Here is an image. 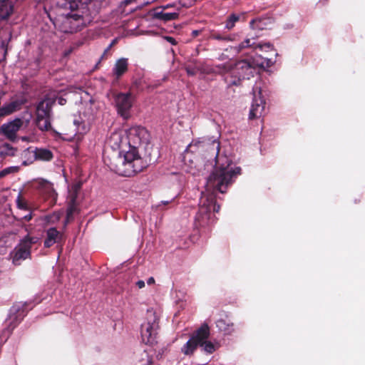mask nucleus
<instances>
[{
	"mask_svg": "<svg viewBox=\"0 0 365 365\" xmlns=\"http://www.w3.org/2000/svg\"><path fill=\"white\" fill-rule=\"evenodd\" d=\"M212 171L202 192L200 200L199 210L195 218L196 227H205L212 225L215 221V212H217L220 206L215 202V192L224 193L229 185L240 174L241 169L233 161H214Z\"/></svg>",
	"mask_w": 365,
	"mask_h": 365,
	"instance_id": "f257e3e1",
	"label": "nucleus"
},
{
	"mask_svg": "<svg viewBox=\"0 0 365 365\" xmlns=\"http://www.w3.org/2000/svg\"><path fill=\"white\" fill-rule=\"evenodd\" d=\"M91 0H61L62 2H58V4L69 9L73 14H68L63 16L58 22V28L63 33H74L81 29L83 24V16L85 14V4Z\"/></svg>",
	"mask_w": 365,
	"mask_h": 365,
	"instance_id": "f03ea898",
	"label": "nucleus"
},
{
	"mask_svg": "<svg viewBox=\"0 0 365 365\" xmlns=\"http://www.w3.org/2000/svg\"><path fill=\"white\" fill-rule=\"evenodd\" d=\"M129 145L133 146H143L144 158H159V152L157 148L150 145V133L143 127L133 126L127 131Z\"/></svg>",
	"mask_w": 365,
	"mask_h": 365,
	"instance_id": "7ed1b4c3",
	"label": "nucleus"
},
{
	"mask_svg": "<svg viewBox=\"0 0 365 365\" xmlns=\"http://www.w3.org/2000/svg\"><path fill=\"white\" fill-rule=\"evenodd\" d=\"M186 152H200L202 157L210 160H217L220 152V142L216 136H205L192 141L187 148Z\"/></svg>",
	"mask_w": 365,
	"mask_h": 365,
	"instance_id": "20e7f679",
	"label": "nucleus"
},
{
	"mask_svg": "<svg viewBox=\"0 0 365 365\" xmlns=\"http://www.w3.org/2000/svg\"><path fill=\"white\" fill-rule=\"evenodd\" d=\"M108 168L119 175L130 177L148 166V161H110Z\"/></svg>",
	"mask_w": 365,
	"mask_h": 365,
	"instance_id": "39448f33",
	"label": "nucleus"
},
{
	"mask_svg": "<svg viewBox=\"0 0 365 365\" xmlns=\"http://www.w3.org/2000/svg\"><path fill=\"white\" fill-rule=\"evenodd\" d=\"M158 329V318L156 313L149 309L147 312L146 321L141 326V338L146 344H153L156 341Z\"/></svg>",
	"mask_w": 365,
	"mask_h": 365,
	"instance_id": "423d86ee",
	"label": "nucleus"
},
{
	"mask_svg": "<svg viewBox=\"0 0 365 365\" xmlns=\"http://www.w3.org/2000/svg\"><path fill=\"white\" fill-rule=\"evenodd\" d=\"M207 336H210V328L207 324H203L180 348L181 353L187 356H192L199 346V342Z\"/></svg>",
	"mask_w": 365,
	"mask_h": 365,
	"instance_id": "0eeeda50",
	"label": "nucleus"
},
{
	"mask_svg": "<svg viewBox=\"0 0 365 365\" xmlns=\"http://www.w3.org/2000/svg\"><path fill=\"white\" fill-rule=\"evenodd\" d=\"M29 122V119L15 118L14 120L3 124L0 127V133L9 140L14 141L17 138V132L22 128H26Z\"/></svg>",
	"mask_w": 365,
	"mask_h": 365,
	"instance_id": "6e6552de",
	"label": "nucleus"
},
{
	"mask_svg": "<svg viewBox=\"0 0 365 365\" xmlns=\"http://www.w3.org/2000/svg\"><path fill=\"white\" fill-rule=\"evenodd\" d=\"M259 67H264L263 63H259L254 59H245L237 61L234 68L236 73H237L243 80H245L253 76L256 69Z\"/></svg>",
	"mask_w": 365,
	"mask_h": 365,
	"instance_id": "1a4fd4ad",
	"label": "nucleus"
},
{
	"mask_svg": "<svg viewBox=\"0 0 365 365\" xmlns=\"http://www.w3.org/2000/svg\"><path fill=\"white\" fill-rule=\"evenodd\" d=\"M38 241L37 237H26L20 244L16 247L13 256V262L18 264L20 260L26 259L30 255V248L32 244Z\"/></svg>",
	"mask_w": 365,
	"mask_h": 365,
	"instance_id": "9d476101",
	"label": "nucleus"
},
{
	"mask_svg": "<svg viewBox=\"0 0 365 365\" xmlns=\"http://www.w3.org/2000/svg\"><path fill=\"white\" fill-rule=\"evenodd\" d=\"M81 185L82 183L81 182H78L69 187L68 197V206L67 209L66 223H68L72 219L73 215L78 212L76 199L77 198L78 192L81 188Z\"/></svg>",
	"mask_w": 365,
	"mask_h": 365,
	"instance_id": "9b49d317",
	"label": "nucleus"
},
{
	"mask_svg": "<svg viewBox=\"0 0 365 365\" xmlns=\"http://www.w3.org/2000/svg\"><path fill=\"white\" fill-rule=\"evenodd\" d=\"M115 105L118 113L125 118L128 117V112L132 106L130 93H119L115 97Z\"/></svg>",
	"mask_w": 365,
	"mask_h": 365,
	"instance_id": "f8f14e48",
	"label": "nucleus"
},
{
	"mask_svg": "<svg viewBox=\"0 0 365 365\" xmlns=\"http://www.w3.org/2000/svg\"><path fill=\"white\" fill-rule=\"evenodd\" d=\"M56 98L55 93H51L47 95L45 98L38 103L36 114H38L40 116H42V115L50 116L51 106L56 102Z\"/></svg>",
	"mask_w": 365,
	"mask_h": 365,
	"instance_id": "ddd939ff",
	"label": "nucleus"
},
{
	"mask_svg": "<svg viewBox=\"0 0 365 365\" xmlns=\"http://www.w3.org/2000/svg\"><path fill=\"white\" fill-rule=\"evenodd\" d=\"M17 1L18 0H0V17L5 19L11 16Z\"/></svg>",
	"mask_w": 365,
	"mask_h": 365,
	"instance_id": "4468645a",
	"label": "nucleus"
},
{
	"mask_svg": "<svg viewBox=\"0 0 365 365\" xmlns=\"http://www.w3.org/2000/svg\"><path fill=\"white\" fill-rule=\"evenodd\" d=\"M23 104V101H14L9 103L0 108V118L11 114L12 113L19 110Z\"/></svg>",
	"mask_w": 365,
	"mask_h": 365,
	"instance_id": "2eb2a0df",
	"label": "nucleus"
},
{
	"mask_svg": "<svg viewBox=\"0 0 365 365\" xmlns=\"http://www.w3.org/2000/svg\"><path fill=\"white\" fill-rule=\"evenodd\" d=\"M61 238L60 232L55 228H50L46 232V239L44 242V245L46 247H50L53 244L57 242Z\"/></svg>",
	"mask_w": 365,
	"mask_h": 365,
	"instance_id": "dca6fc26",
	"label": "nucleus"
},
{
	"mask_svg": "<svg viewBox=\"0 0 365 365\" xmlns=\"http://www.w3.org/2000/svg\"><path fill=\"white\" fill-rule=\"evenodd\" d=\"M242 81L243 79L239 76L237 73H236L235 68L230 73L227 74L225 77V81L226 82L228 88L232 86H240Z\"/></svg>",
	"mask_w": 365,
	"mask_h": 365,
	"instance_id": "f3484780",
	"label": "nucleus"
},
{
	"mask_svg": "<svg viewBox=\"0 0 365 365\" xmlns=\"http://www.w3.org/2000/svg\"><path fill=\"white\" fill-rule=\"evenodd\" d=\"M158 9L159 8H155L154 9L155 12L152 15L153 18L155 19H158L166 22L177 19L179 16L178 13H164L163 11H158Z\"/></svg>",
	"mask_w": 365,
	"mask_h": 365,
	"instance_id": "a211bd4d",
	"label": "nucleus"
},
{
	"mask_svg": "<svg viewBox=\"0 0 365 365\" xmlns=\"http://www.w3.org/2000/svg\"><path fill=\"white\" fill-rule=\"evenodd\" d=\"M264 108V103L262 100H259V102L258 101H256L255 103L252 104V108L250 111L249 118L250 120L257 118L259 117L262 111Z\"/></svg>",
	"mask_w": 365,
	"mask_h": 365,
	"instance_id": "6ab92c4d",
	"label": "nucleus"
},
{
	"mask_svg": "<svg viewBox=\"0 0 365 365\" xmlns=\"http://www.w3.org/2000/svg\"><path fill=\"white\" fill-rule=\"evenodd\" d=\"M209 336L205 339L199 342V346L202 347V350L207 354L213 353L219 346L217 343H214L211 341H208Z\"/></svg>",
	"mask_w": 365,
	"mask_h": 365,
	"instance_id": "aec40b11",
	"label": "nucleus"
},
{
	"mask_svg": "<svg viewBox=\"0 0 365 365\" xmlns=\"http://www.w3.org/2000/svg\"><path fill=\"white\" fill-rule=\"evenodd\" d=\"M122 142L121 134L118 132L113 133L108 138L107 143L113 150H118Z\"/></svg>",
	"mask_w": 365,
	"mask_h": 365,
	"instance_id": "412c9836",
	"label": "nucleus"
},
{
	"mask_svg": "<svg viewBox=\"0 0 365 365\" xmlns=\"http://www.w3.org/2000/svg\"><path fill=\"white\" fill-rule=\"evenodd\" d=\"M31 153L34 154L36 160H51L53 158L52 153L44 148H35Z\"/></svg>",
	"mask_w": 365,
	"mask_h": 365,
	"instance_id": "4be33fe9",
	"label": "nucleus"
},
{
	"mask_svg": "<svg viewBox=\"0 0 365 365\" xmlns=\"http://www.w3.org/2000/svg\"><path fill=\"white\" fill-rule=\"evenodd\" d=\"M36 125L41 130H48L51 128L50 116L36 114Z\"/></svg>",
	"mask_w": 365,
	"mask_h": 365,
	"instance_id": "5701e85b",
	"label": "nucleus"
},
{
	"mask_svg": "<svg viewBox=\"0 0 365 365\" xmlns=\"http://www.w3.org/2000/svg\"><path fill=\"white\" fill-rule=\"evenodd\" d=\"M217 328L223 331L225 334H230L234 331V325L230 322H227L225 319H220L216 322Z\"/></svg>",
	"mask_w": 365,
	"mask_h": 365,
	"instance_id": "b1692460",
	"label": "nucleus"
},
{
	"mask_svg": "<svg viewBox=\"0 0 365 365\" xmlns=\"http://www.w3.org/2000/svg\"><path fill=\"white\" fill-rule=\"evenodd\" d=\"M144 155L145 153L143 155L139 154L137 146L129 145V150L125 152L124 155V160H139L142 158H144Z\"/></svg>",
	"mask_w": 365,
	"mask_h": 365,
	"instance_id": "393cba45",
	"label": "nucleus"
},
{
	"mask_svg": "<svg viewBox=\"0 0 365 365\" xmlns=\"http://www.w3.org/2000/svg\"><path fill=\"white\" fill-rule=\"evenodd\" d=\"M128 70V62L125 58H121L117 61L115 68L114 74L119 78Z\"/></svg>",
	"mask_w": 365,
	"mask_h": 365,
	"instance_id": "a878e982",
	"label": "nucleus"
},
{
	"mask_svg": "<svg viewBox=\"0 0 365 365\" xmlns=\"http://www.w3.org/2000/svg\"><path fill=\"white\" fill-rule=\"evenodd\" d=\"M16 149L10 145L5 143L0 146V158H5L7 157L15 156Z\"/></svg>",
	"mask_w": 365,
	"mask_h": 365,
	"instance_id": "bb28decb",
	"label": "nucleus"
},
{
	"mask_svg": "<svg viewBox=\"0 0 365 365\" xmlns=\"http://www.w3.org/2000/svg\"><path fill=\"white\" fill-rule=\"evenodd\" d=\"M39 188L44 190L45 191L50 193L51 195H54V191L53 190L51 184L46 180H41L38 181Z\"/></svg>",
	"mask_w": 365,
	"mask_h": 365,
	"instance_id": "cd10ccee",
	"label": "nucleus"
},
{
	"mask_svg": "<svg viewBox=\"0 0 365 365\" xmlns=\"http://www.w3.org/2000/svg\"><path fill=\"white\" fill-rule=\"evenodd\" d=\"M239 16L236 15V14H232L230 15V16L228 18V19L227 20V22H226V25H225V27L227 29H231L232 28L234 27L235 26V24L239 21Z\"/></svg>",
	"mask_w": 365,
	"mask_h": 365,
	"instance_id": "c85d7f7f",
	"label": "nucleus"
},
{
	"mask_svg": "<svg viewBox=\"0 0 365 365\" xmlns=\"http://www.w3.org/2000/svg\"><path fill=\"white\" fill-rule=\"evenodd\" d=\"M19 170V168L17 166H11L6 168L1 171H0V178L7 175L9 173H16Z\"/></svg>",
	"mask_w": 365,
	"mask_h": 365,
	"instance_id": "c756f323",
	"label": "nucleus"
},
{
	"mask_svg": "<svg viewBox=\"0 0 365 365\" xmlns=\"http://www.w3.org/2000/svg\"><path fill=\"white\" fill-rule=\"evenodd\" d=\"M16 204L18 208L21 210H27V203L25 200H24L20 195L18 196L16 199Z\"/></svg>",
	"mask_w": 365,
	"mask_h": 365,
	"instance_id": "7c9ffc66",
	"label": "nucleus"
},
{
	"mask_svg": "<svg viewBox=\"0 0 365 365\" xmlns=\"http://www.w3.org/2000/svg\"><path fill=\"white\" fill-rule=\"evenodd\" d=\"M254 44H255L254 43H250V39L247 38L239 45V46H238L239 51H241L242 49H243L245 48L252 47L254 46Z\"/></svg>",
	"mask_w": 365,
	"mask_h": 365,
	"instance_id": "2f4dec72",
	"label": "nucleus"
},
{
	"mask_svg": "<svg viewBox=\"0 0 365 365\" xmlns=\"http://www.w3.org/2000/svg\"><path fill=\"white\" fill-rule=\"evenodd\" d=\"M156 0H144L143 4L140 5V6H138L136 9H143L144 6H148L150 5V4H152L153 2L155 1Z\"/></svg>",
	"mask_w": 365,
	"mask_h": 365,
	"instance_id": "473e14b6",
	"label": "nucleus"
},
{
	"mask_svg": "<svg viewBox=\"0 0 365 365\" xmlns=\"http://www.w3.org/2000/svg\"><path fill=\"white\" fill-rule=\"evenodd\" d=\"M185 69L189 76H195L197 73L196 69L193 68L187 67Z\"/></svg>",
	"mask_w": 365,
	"mask_h": 365,
	"instance_id": "72a5a7b5",
	"label": "nucleus"
},
{
	"mask_svg": "<svg viewBox=\"0 0 365 365\" xmlns=\"http://www.w3.org/2000/svg\"><path fill=\"white\" fill-rule=\"evenodd\" d=\"M60 218V215L58 213V214H54L53 216H51L50 217V219L48 220L49 222H55L56 221H58Z\"/></svg>",
	"mask_w": 365,
	"mask_h": 365,
	"instance_id": "f704fd0d",
	"label": "nucleus"
},
{
	"mask_svg": "<svg viewBox=\"0 0 365 365\" xmlns=\"http://www.w3.org/2000/svg\"><path fill=\"white\" fill-rule=\"evenodd\" d=\"M145 282L143 281V280H138L137 282H136V285L138 286V287L139 289H142L145 287Z\"/></svg>",
	"mask_w": 365,
	"mask_h": 365,
	"instance_id": "c9c22d12",
	"label": "nucleus"
},
{
	"mask_svg": "<svg viewBox=\"0 0 365 365\" xmlns=\"http://www.w3.org/2000/svg\"><path fill=\"white\" fill-rule=\"evenodd\" d=\"M31 218H32V215L31 213H29L28 215H26L21 217V219H24L26 221H29Z\"/></svg>",
	"mask_w": 365,
	"mask_h": 365,
	"instance_id": "e433bc0d",
	"label": "nucleus"
},
{
	"mask_svg": "<svg viewBox=\"0 0 365 365\" xmlns=\"http://www.w3.org/2000/svg\"><path fill=\"white\" fill-rule=\"evenodd\" d=\"M155 283V279L153 277H150L147 280V284L148 285H152Z\"/></svg>",
	"mask_w": 365,
	"mask_h": 365,
	"instance_id": "4c0bfd02",
	"label": "nucleus"
},
{
	"mask_svg": "<svg viewBox=\"0 0 365 365\" xmlns=\"http://www.w3.org/2000/svg\"><path fill=\"white\" fill-rule=\"evenodd\" d=\"M166 39H167L169 42H170L172 44H175V43H176L175 40L173 37L168 36V37H166Z\"/></svg>",
	"mask_w": 365,
	"mask_h": 365,
	"instance_id": "58836bf2",
	"label": "nucleus"
},
{
	"mask_svg": "<svg viewBox=\"0 0 365 365\" xmlns=\"http://www.w3.org/2000/svg\"><path fill=\"white\" fill-rule=\"evenodd\" d=\"M58 103L61 105H64L66 102V100L65 98H63L62 97L58 98Z\"/></svg>",
	"mask_w": 365,
	"mask_h": 365,
	"instance_id": "ea45409f",
	"label": "nucleus"
},
{
	"mask_svg": "<svg viewBox=\"0 0 365 365\" xmlns=\"http://www.w3.org/2000/svg\"><path fill=\"white\" fill-rule=\"evenodd\" d=\"M173 6V4H167L165 6H162L160 7H158L159 9H169V8H171Z\"/></svg>",
	"mask_w": 365,
	"mask_h": 365,
	"instance_id": "a19ab883",
	"label": "nucleus"
},
{
	"mask_svg": "<svg viewBox=\"0 0 365 365\" xmlns=\"http://www.w3.org/2000/svg\"><path fill=\"white\" fill-rule=\"evenodd\" d=\"M116 41L117 39H114L112 43L109 45V46L106 48V50L105 51V52H107L115 43H116Z\"/></svg>",
	"mask_w": 365,
	"mask_h": 365,
	"instance_id": "79ce46f5",
	"label": "nucleus"
},
{
	"mask_svg": "<svg viewBox=\"0 0 365 365\" xmlns=\"http://www.w3.org/2000/svg\"><path fill=\"white\" fill-rule=\"evenodd\" d=\"M136 0H125L123 4L125 5H128L129 4L135 1Z\"/></svg>",
	"mask_w": 365,
	"mask_h": 365,
	"instance_id": "37998d69",
	"label": "nucleus"
},
{
	"mask_svg": "<svg viewBox=\"0 0 365 365\" xmlns=\"http://www.w3.org/2000/svg\"><path fill=\"white\" fill-rule=\"evenodd\" d=\"M214 38H216V39H222V40H227L228 39L227 38H222L221 37L220 35H215L214 36Z\"/></svg>",
	"mask_w": 365,
	"mask_h": 365,
	"instance_id": "c03bdc74",
	"label": "nucleus"
},
{
	"mask_svg": "<svg viewBox=\"0 0 365 365\" xmlns=\"http://www.w3.org/2000/svg\"><path fill=\"white\" fill-rule=\"evenodd\" d=\"M145 356H146V365H150L151 364V360L148 357V356L145 354Z\"/></svg>",
	"mask_w": 365,
	"mask_h": 365,
	"instance_id": "a18cd8bd",
	"label": "nucleus"
},
{
	"mask_svg": "<svg viewBox=\"0 0 365 365\" xmlns=\"http://www.w3.org/2000/svg\"><path fill=\"white\" fill-rule=\"evenodd\" d=\"M198 34H199V31L197 30H195L192 31V36L194 37L197 36L198 35Z\"/></svg>",
	"mask_w": 365,
	"mask_h": 365,
	"instance_id": "49530a36",
	"label": "nucleus"
},
{
	"mask_svg": "<svg viewBox=\"0 0 365 365\" xmlns=\"http://www.w3.org/2000/svg\"><path fill=\"white\" fill-rule=\"evenodd\" d=\"M168 201H162L161 203L163 204V205H167L168 204Z\"/></svg>",
	"mask_w": 365,
	"mask_h": 365,
	"instance_id": "de8ad7c7",
	"label": "nucleus"
},
{
	"mask_svg": "<svg viewBox=\"0 0 365 365\" xmlns=\"http://www.w3.org/2000/svg\"><path fill=\"white\" fill-rule=\"evenodd\" d=\"M155 87H156V86H148V88H154Z\"/></svg>",
	"mask_w": 365,
	"mask_h": 365,
	"instance_id": "09e8293b",
	"label": "nucleus"
},
{
	"mask_svg": "<svg viewBox=\"0 0 365 365\" xmlns=\"http://www.w3.org/2000/svg\"><path fill=\"white\" fill-rule=\"evenodd\" d=\"M23 165H29V163H28L27 161H24Z\"/></svg>",
	"mask_w": 365,
	"mask_h": 365,
	"instance_id": "8fccbe9b",
	"label": "nucleus"
}]
</instances>
